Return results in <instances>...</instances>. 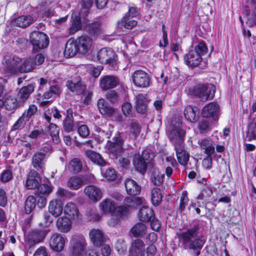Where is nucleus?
<instances>
[{
    "instance_id": "f257e3e1",
    "label": "nucleus",
    "mask_w": 256,
    "mask_h": 256,
    "mask_svg": "<svg viewBox=\"0 0 256 256\" xmlns=\"http://www.w3.org/2000/svg\"><path fill=\"white\" fill-rule=\"evenodd\" d=\"M178 242L186 250L191 251L194 256H199L205 240L200 234L198 226H194L176 234Z\"/></svg>"
},
{
    "instance_id": "f03ea898",
    "label": "nucleus",
    "mask_w": 256,
    "mask_h": 256,
    "mask_svg": "<svg viewBox=\"0 0 256 256\" xmlns=\"http://www.w3.org/2000/svg\"><path fill=\"white\" fill-rule=\"evenodd\" d=\"M178 242L186 250L191 251L194 256H199L205 240L200 234L198 226H194L176 234Z\"/></svg>"
},
{
    "instance_id": "7ed1b4c3",
    "label": "nucleus",
    "mask_w": 256,
    "mask_h": 256,
    "mask_svg": "<svg viewBox=\"0 0 256 256\" xmlns=\"http://www.w3.org/2000/svg\"><path fill=\"white\" fill-rule=\"evenodd\" d=\"M208 48L204 42H200L194 49L189 51L184 56L186 64L191 67L197 66L202 62V55L206 53Z\"/></svg>"
},
{
    "instance_id": "20e7f679",
    "label": "nucleus",
    "mask_w": 256,
    "mask_h": 256,
    "mask_svg": "<svg viewBox=\"0 0 256 256\" xmlns=\"http://www.w3.org/2000/svg\"><path fill=\"white\" fill-rule=\"evenodd\" d=\"M22 59L16 56L6 54L2 61V70L8 74L11 75L19 72Z\"/></svg>"
},
{
    "instance_id": "39448f33",
    "label": "nucleus",
    "mask_w": 256,
    "mask_h": 256,
    "mask_svg": "<svg viewBox=\"0 0 256 256\" xmlns=\"http://www.w3.org/2000/svg\"><path fill=\"white\" fill-rule=\"evenodd\" d=\"M86 242L82 234H74L70 242V250L72 256H82L86 250Z\"/></svg>"
},
{
    "instance_id": "423d86ee",
    "label": "nucleus",
    "mask_w": 256,
    "mask_h": 256,
    "mask_svg": "<svg viewBox=\"0 0 256 256\" xmlns=\"http://www.w3.org/2000/svg\"><path fill=\"white\" fill-rule=\"evenodd\" d=\"M192 92L204 102L214 98L215 86L213 84H198L193 88Z\"/></svg>"
},
{
    "instance_id": "0eeeda50",
    "label": "nucleus",
    "mask_w": 256,
    "mask_h": 256,
    "mask_svg": "<svg viewBox=\"0 0 256 256\" xmlns=\"http://www.w3.org/2000/svg\"><path fill=\"white\" fill-rule=\"evenodd\" d=\"M30 43L33 46V50H37L46 48L49 44L48 36L39 31H34L30 34Z\"/></svg>"
},
{
    "instance_id": "6e6552de",
    "label": "nucleus",
    "mask_w": 256,
    "mask_h": 256,
    "mask_svg": "<svg viewBox=\"0 0 256 256\" xmlns=\"http://www.w3.org/2000/svg\"><path fill=\"white\" fill-rule=\"evenodd\" d=\"M97 58L102 64L112 67L116 66L118 63L116 54L110 48H104L100 49L98 52Z\"/></svg>"
},
{
    "instance_id": "1a4fd4ad",
    "label": "nucleus",
    "mask_w": 256,
    "mask_h": 256,
    "mask_svg": "<svg viewBox=\"0 0 256 256\" xmlns=\"http://www.w3.org/2000/svg\"><path fill=\"white\" fill-rule=\"evenodd\" d=\"M113 142L108 141L106 148L108 152L114 156L120 154L123 152V134L118 132L112 138Z\"/></svg>"
},
{
    "instance_id": "9d476101",
    "label": "nucleus",
    "mask_w": 256,
    "mask_h": 256,
    "mask_svg": "<svg viewBox=\"0 0 256 256\" xmlns=\"http://www.w3.org/2000/svg\"><path fill=\"white\" fill-rule=\"evenodd\" d=\"M46 236V232L44 230L34 229L25 234V240L27 246L30 248L42 242Z\"/></svg>"
},
{
    "instance_id": "9b49d317",
    "label": "nucleus",
    "mask_w": 256,
    "mask_h": 256,
    "mask_svg": "<svg viewBox=\"0 0 256 256\" xmlns=\"http://www.w3.org/2000/svg\"><path fill=\"white\" fill-rule=\"evenodd\" d=\"M94 180V176L91 174L80 176H73L68 180L67 186L72 190H76L82 188L84 184L93 182Z\"/></svg>"
},
{
    "instance_id": "f8f14e48",
    "label": "nucleus",
    "mask_w": 256,
    "mask_h": 256,
    "mask_svg": "<svg viewBox=\"0 0 256 256\" xmlns=\"http://www.w3.org/2000/svg\"><path fill=\"white\" fill-rule=\"evenodd\" d=\"M132 78L134 85L137 87L147 88L150 85V75L143 70L134 71L132 75Z\"/></svg>"
},
{
    "instance_id": "ddd939ff",
    "label": "nucleus",
    "mask_w": 256,
    "mask_h": 256,
    "mask_svg": "<svg viewBox=\"0 0 256 256\" xmlns=\"http://www.w3.org/2000/svg\"><path fill=\"white\" fill-rule=\"evenodd\" d=\"M246 2L250 8L246 10L244 18L246 24L252 27L256 24V0H246Z\"/></svg>"
},
{
    "instance_id": "4468645a",
    "label": "nucleus",
    "mask_w": 256,
    "mask_h": 256,
    "mask_svg": "<svg viewBox=\"0 0 256 256\" xmlns=\"http://www.w3.org/2000/svg\"><path fill=\"white\" fill-rule=\"evenodd\" d=\"M66 240V238L61 234L55 232L50 238L49 246L52 250L60 252L64 249Z\"/></svg>"
},
{
    "instance_id": "2eb2a0df",
    "label": "nucleus",
    "mask_w": 256,
    "mask_h": 256,
    "mask_svg": "<svg viewBox=\"0 0 256 256\" xmlns=\"http://www.w3.org/2000/svg\"><path fill=\"white\" fill-rule=\"evenodd\" d=\"M120 84L118 78L114 75H106L102 76L100 80V86L102 90L114 88Z\"/></svg>"
},
{
    "instance_id": "dca6fc26",
    "label": "nucleus",
    "mask_w": 256,
    "mask_h": 256,
    "mask_svg": "<svg viewBox=\"0 0 256 256\" xmlns=\"http://www.w3.org/2000/svg\"><path fill=\"white\" fill-rule=\"evenodd\" d=\"M46 158V154L42 152V149L34 153L32 158V166L34 170L40 172L44 171Z\"/></svg>"
},
{
    "instance_id": "f3484780",
    "label": "nucleus",
    "mask_w": 256,
    "mask_h": 256,
    "mask_svg": "<svg viewBox=\"0 0 256 256\" xmlns=\"http://www.w3.org/2000/svg\"><path fill=\"white\" fill-rule=\"evenodd\" d=\"M202 114L204 118H212L216 120L220 115V106L214 102H210L205 106L202 110Z\"/></svg>"
},
{
    "instance_id": "a211bd4d",
    "label": "nucleus",
    "mask_w": 256,
    "mask_h": 256,
    "mask_svg": "<svg viewBox=\"0 0 256 256\" xmlns=\"http://www.w3.org/2000/svg\"><path fill=\"white\" fill-rule=\"evenodd\" d=\"M38 172L34 170L30 171L27 175L25 186L28 190H32L38 188L42 182Z\"/></svg>"
},
{
    "instance_id": "6ab92c4d",
    "label": "nucleus",
    "mask_w": 256,
    "mask_h": 256,
    "mask_svg": "<svg viewBox=\"0 0 256 256\" xmlns=\"http://www.w3.org/2000/svg\"><path fill=\"white\" fill-rule=\"evenodd\" d=\"M66 86L72 92L76 94H83L86 90V85L79 76L73 80L67 81Z\"/></svg>"
},
{
    "instance_id": "aec40b11",
    "label": "nucleus",
    "mask_w": 256,
    "mask_h": 256,
    "mask_svg": "<svg viewBox=\"0 0 256 256\" xmlns=\"http://www.w3.org/2000/svg\"><path fill=\"white\" fill-rule=\"evenodd\" d=\"M76 41L80 53L85 54L90 50L92 46V40L90 37L86 36H82L78 38Z\"/></svg>"
},
{
    "instance_id": "412c9836",
    "label": "nucleus",
    "mask_w": 256,
    "mask_h": 256,
    "mask_svg": "<svg viewBox=\"0 0 256 256\" xmlns=\"http://www.w3.org/2000/svg\"><path fill=\"white\" fill-rule=\"evenodd\" d=\"M89 236L91 242L96 246H100L106 239V236L100 229H92L89 232Z\"/></svg>"
},
{
    "instance_id": "4be33fe9",
    "label": "nucleus",
    "mask_w": 256,
    "mask_h": 256,
    "mask_svg": "<svg viewBox=\"0 0 256 256\" xmlns=\"http://www.w3.org/2000/svg\"><path fill=\"white\" fill-rule=\"evenodd\" d=\"M184 136L185 132L181 128H176L171 130L169 138L174 144V148L176 146H184Z\"/></svg>"
},
{
    "instance_id": "5701e85b",
    "label": "nucleus",
    "mask_w": 256,
    "mask_h": 256,
    "mask_svg": "<svg viewBox=\"0 0 256 256\" xmlns=\"http://www.w3.org/2000/svg\"><path fill=\"white\" fill-rule=\"evenodd\" d=\"M64 210V203L60 199L55 198L50 201L48 205L49 212L55 218L61 215Z\"/></svg>"
},
{
    "instance_id": "b1692460",
    "label": "nucleus",
    "mask_w": 256,
    "mask_h": 256,
    "mask_svg": "<svg viewBox=\"0 0 256 256\" xmlns=\"http://www.w3.org/2000/svg\"><path fill=\"white\" fill-rule=\"evenodd\" d=\"M34 87L32 84H28L22 88L16 96L17 100L20 105L24 104L34 91Z\"/></svg>"
},
{
    "instance_id": "393cba45",
    "label": "nucleus",
    "mask_w": 256,
    "mask_h": 256,
    "mask_svg": "<svg viewBox=\"0 0 256 256\" xmlns=\"http://www.w3.org/2000/svg\"><path fill=\"white\" fill-rule=\"evenodd\" d=\"M37 112V106L34 104L30 105L28 108L22 114L14 125L15 130L18 129L24 121L29 120L30 117Z\"/></svg>"
},
{
    "instance_id": "a878e982",
    "label": "nucleus",
    "mask_w": 256,
    "mask_h": 256,
    "mask_svg": "<svg viewBox=\"0 0 256 256\" xmlns=\"http://www.w3.org/2000/svg\"><path fill=\"white\" fill-rule=\"evenodd\" d=\"M84 194L92 200L97 202L102 197V193L97 186L91 185L86 186L84 189Z\"/></svg>"
},
{
    "instance_id": "bb28decb",
    "label": "nucleus",
    "mask_w": 256,
    "mask_h": 256,
    "mask_svg": "<svg viewBox=\"0 0 256 256\" xmlns=\"http://www.w3.org/2000/svg\"><path fill=\"white\" fill-rule=\"evenodd\" d=\"M56 226L60 232L66 233L68 232L72 228V221L67 216H61L58 218Z\"/></svg>"
},
{
    "instance_id": "cd10ccee",
    "label": "nucleus",
    "mask_w": 256,
    "mask_h": 256,
    "mask_svg": "<svg viewBox=\"0 0 256 256\" xmlns=\"http://www.w3.org/2000/svg\"><path fill=\"white\" fill-rule=\"evenodd\" d=\"M124 186L126 192L131 196H136L140 194V186L137 182L132 179H127L125 180Z\"/></svg>"
},
{
    "instance_id": "c85d7f7f",
    "label": "nucleus",
    "mask_w": 256,
    "mask_h": 256,
    "mask_svg": "<svg viewBox=\"0 0 256 256\" xmlns=\"http://www.w3.org/2000/svg\"><path fill=\"white\" fill-rule=\"evenodd\" d=\"M97 106L100 113L106 116H111L114 112V108L103 98H100L97 102Z\"/></svg>"
},
{
    "instance_id": "c756f323",
    "label": "nucleus",
    "mask_w": 256,
    "mask_h": 256,
    "mask_svg": "<svg viewBox=\"0 0 256 256\" xmlns=\"http://www.w3.org/2000/svg\"><path fill=\"white\" fill-rule=\"evenodd\" d=\"M64 213L74 220H78L80 218V213L76 204L72 202H68L64 209Z\"/></svg>"
},
{
    "instance_id": "7c9ffc66",
    "label": "nucleus",
    "mask_w": 256,
    "mask_h": 256,
    "mask_svg": "<svg viewBox=\"0 0 256 256\" xmlns=\"http://www.w3.org/2000/svg\"><path fill=\"white\" fill-rule=\"evenodd\" d=\"M84 28L92 36H98L102 32L100 23L98 21L87 24Z\"/></svg>"
},
{
    "instance_id": "2f4dec72",
    "label": "nucleus",
    "mask_w": 256,
    "mask_h": 256,
    "mask_svg": "<svg viewBox=\"0 0 256 256\" xmlns=\"http://www.w3.org/2000/svg\"><path fill=\"white\" fill-rule=\"evenodd\" d=\"M73 112L71 108L66 110V116L63 122L64 129L68 132H72L76 129V125L74 122Z\"/></svg>"
},
{
    "instance_id": "473e14b6",
    "label": "nucleus",
    "mask_w": 256,
    "mask_h": 256,
    "mask_svg": "<svg viewBox=\"0 0 256 256\" xmlns=\"http://www.w3.org/2000/svg\"><path fill=\"white\" fill-rule=\"evenodd\" d=\"M174 148L179 163L182 166L186 165L189 160L190 155L185 150L184 146H176Z\"/></svg>"
},
{
    "instance_id": "72a5a7b5",
    "label": "nucleus",
    "mask_w": 256,
    "mask_h": 256,
    "mask_svg": "<svg viewBox=\"0 0 256 256\" xmlns=\"http://www.w3.org/2000/svg\"><path fill=\"white\" fill-rule=\"evenodd\" d=\"M144 246L145 244L142 240L140 239L135 240L132 242L130 254L133 256H140Z\"/></svg>"
},
{
    "instance_id": "f704fd0d",
    "label": "nucleus",
    "mask_w": 256,
    "mask_h": 256,
    "mask_svg": "<svg viewBox=\"0 0 256 256\" xmlns=\"http://www.w3.org/2000/svg\"><path fill=\"white\" fill-rule=\"evenodd\" d=\"M154 216L153 210L148 206L142 207L138 212V217L140 220L143 222H149L154 218Z\"/></svg>"
},
{
    "instance_id": "c9c22d12",
    "label": "nucleus",
    "mask_w": 256,
    "mask_h": 256,
    "mask_svg": "<svg viewBox=\"0 0 256 256\" xmlns=\"http://www.w3.org/2000/svg\"><path fill=\"white\" fill-rule=\"evenodd\" d=\"M201 148L207 156H212L214 153V146L213 142L208 138H204L198 142Z\"/></svg>"
},
{
    "instance_id": "e433bc0d",
    "label": "nucleus",
    "mask_w": 256,
    "mask_h": 256,
    "mask_svg": "<svg viewBox=\"0 0 256 256\" xmlns=\"http://www.w3.org/2000/svg\"><path fill=\"white\" fill-rule=\"evenodd\" d=\"M136 110L138 113L144 114L147 109L146 95L138 94L136 98Z\"/></svg>"
},
{
    "instance_id": "4c0bfd02",
    "label": "nucleus",
    "mask_w": 256,
    "mask_h": 256,
    "mask_svg": "<svg viewBox=\"0 0 256 256\" xmlns=\"http://www.w3.org/2000/svg\"><path fill=\"white\" fill-rule=\"evenodd\" d=\"M84 154L93 162L100 166H104L106 164V162L102 158L101 156L94 151L86 150Z\"/></svg>"
},
{
    "instance_id": "58836bf2",
    "label": "nucleus",
    "mask_w": 256,
    "mask_h": 256,
    "mask_svg": "<svg viewBox=\"0 0 256 256\" xmlns=\"http://www.w3.org/2000/svg\"><path fill=\"white\" fill-rule=\"evenodd\" d=\"M79 50L76 41L69 40L66 46L64 52V55L67 57H72L74 56Z\"/></svg>"
},
{
    "instance_id": "ea45409f",
    "label": "nucleus",
    "mask_w": 256,
    "mask_h": 256,
    "mask_svg": "<svg viewBox=\"0 0 256 256\" xmlns=\"http://www.w3.org/2000/svg\"><path fill=\"white\" fill-rule=\"evenodd\" d=\"M34 22V18L31 16H22L15 19L14 24L18 27L26 28Z\"/></svg>"
},
{
    "instance_id": "a19ab883",
    "label": "nucleus",
    "mask_w": 256,
    "mask_h": 256,
    "mask_svg": "<svg viewBox=\"0 0 256 256\" xmlns=\"http://www.w3.org/2000/svg\"><path fill=\"white\" fill-rule=\"evenodd\" d=\"M36 67L32 62V58L29 57L26 58L20 66L19 72L20 73L29 72L35 69Z\"/></svg>"
},
{
    "instance_id": "79ce46f5",
    "label": "nucleus",
    "mask_w": 256,
    "mask_h": 256,
    "mask_svg": "<svg viewBox=\"0 0 256 256\" xmlns=\"http://www.w3.org/2000/svg\"><path fill=\"white\" fill-rule=\"evenodd\" d=\"M147 230L146 225L142 222L136 224L131 229V232L134 237L142 236Z\"/></svg>"
},
{
    "instance_id": "37998d69",
    "label": "nucleus",
    "mask_w": 256,
    "mask_h": 256,
    "mask_svg": "<svg viewBox=\"0 0 256 256\" xmlns=\"http://www.w3.org/2000/svg\"><path fill=\"white\" fill-rule=\"evenodd\" d=\"M134 164L136 169L142 174H144L146 170L148 162H146L140 156H135L134 160Z\"/></svg>"
},
{
    "instance_id": "c03bdc74",
    "label": "nucleus",
    "mask_w": 256,
    "mask_h": 256,
    "mask_svg": "<svg viewBox=\"0 0 256 256\" xmlns=\"http://www.w3.org/2000/svg\"><path fill=\"white\" fill-rule=\"evenodd\" d=\"M72 22L71 26L69 28V33L73 34L79 30L82 26L80 18L78 14H74L72 15Z\"/></svg>"
},
{
    "instance_id": "a18cd8bd",
    "label": "nucleus",
    "mask_w": 256,
    "mask_h": 256,
    "mask_svg": "<svg viewBox=\"0 0 256 256\" xmlns=\"http://www.w3.org/2000/svg\"><path fill=\"white\" fill-rule=\"evenodd\" d=\"M100 207L103 213L111 212L115 208L114 204L109 198H106L100 203Z\"/></svg>"
},
{
    "instance_id": "49530a36",
    "label": "nucleus",
    "mask_w": 256,
    "mask_h": 256,
    "mask_svg": "<svg viewBox=\"0 0 256 256\" xmlns=\"http://www.w3.org/2000/svg\"><path fill=\"white\" fill-rule=\"evenodd\" d=\"M184 115L186 118L191 122H196L198 118V116L196 114L194 108L190 106L186 108Z\"/></svg>"
},
{
    "instance_id": "de8ad7c7",
    "label": "nucleus",
    "mask_w": 256,
    "mask_h": 256,
    "mask_svg": "<svg viewBox=\"0 0 256 256\" xmlns=\"http://www.w3.org/2000/svg\"><path fill=\"white\" fill-rule=\"evenodd\" d=\"M162 195L161 190L158 188L152 189L151 192V200L152 204L156 206L160 204L162 200Z\"/></svg>"
},
{
    "instance_id": "09e8293b",
    "label": "nucleus",
    "mask_w": 256,
    "mask_h": 256,
    "mask_svg": "<svg viewBox=\"0 0 256 256\" xmlns=\"http://www.w3.org/2000/svg\"><path fill=\"white\" fill-rule=\"evenodd\" d=\"M164 174H161L158 169L154 168L151 177L152 182L155 186H159L163 182Z\"/></svg>"
},
{
    "instance_id": "8fccbe9b",
    "label": "nucleus",
    "mask_w": 256,
    "mask_h": 256,
    "mask_svg": "<svg viewBox=\"0 0 256 256\" xmlns=\"http://www.w3.org/2000/svg\"><path fill=\"white\" fill-rule=\"evenodd\" d=\"M82 162L78 158L72 159L69 163L68 168L72 172L78 173L82 170Z\"/></svg>"
},
{
    "instance_id": "3c124183",
    "label": "nucleus",
    "mask_w": 256,
    "mask_h": 256,
    "mask_svg": "<svg viewBox=\"0 0 256 256\" xmlns=\"http://www.w3.org/2000/svg\"><path fill=\"white\" fill-rule=\"evenodd\" d=\"M53 188V186L50 184H43L38 187L37 194L48 196L52 191Z\"/></svg>"
},
{
    "instance_id": "603ef678",
    "label": "nucleus",
    "mask_w": 256,
    "mask_h": 256,
    "mask_svg": "<svg viewBox=\"0 0 256 256\" xmlns=\"http://www.w3.org/2000/svg\"><path fill=\"white\" fill-rule=\"evenodd\" d=\"M36 206V199L32 196H29L26 199L24 209L26 214H30L35 208Z\"/></svg>"
},
{
    "instance_id": "864d4df0",
    "label": "nucleus",
    "mask_w": 256,
    "mask_h": 256,
    "mask_svg": "<svg viewBox=\"0 0 256 256\" xmlns=\"http://www.w3.org/2000/svg\"><path fill=\"white\" fill-rule=\"evenodd\" d=\"M4 104L6 108L8 110H13L17 106H21L16 98L11 96L7 98Z\"/></svg>"
},
{
    "instance_id": "5fc2aeb1",
    "label": "nucleus",
    "mask_w": 256,
    "mask_h": 256,
    "mask_svg": "<svg viewBox=\"0 0 256 256\" xmlns=\"http://www.w3.org/2000/svg\"><path fill=\"white\" fill-rule=\"evenodd\" d=\"M60 89L58 85H53L49 87V90L43 94V96L46 100L52 98L53 94L59 95L60 93Z\"/></svg>"
},
{
    "instance_id": "6e6d98bb",
    "label": "nucleus",
    "mask_w": 256,
    "mask_h": 256,
    "mask_svg": "<svg viewBox=\"0 0 256 256\" xmlns=\"http://www.w3.org/2000/svg\"><path fill=\"white\" fill-rule=\"evenodd\" d=\"M213 194L212 188L211 184L206 185L204 187L201 193L198 196V198L202 200L210 198Z\"/></svg>"
},
{
    "instance_id": "4d7b16f0",
    "label": "nucleus",
    "mask_w": 256,
    "mask_h": 256,
    "mask_svg": "<svg viewBox=\"0 0 256 256\" xmlns=\"http://www.w3.org/2000/svg\"><path fill=\"white\" fill-rule=\"evenodd\" d=\"M102 176L108 181H113L117 178L116 172L114 168H110L102 172Z\"/></svg>"
},
{
    "instance_id": "13d9d810",
    "label": "nucleus",
    "mask_w": 256,
    "mask_h": 256,
    "mask_svg": "<svg viewBox=\"0 0 256 256\" xmlns=\"http://www.w3.org/2000/svg\"><path fill=\"white\" fill-rule=\"evenodd\" d=\"M140 127L136 122H132L130 126V133L136 138L140 134Z\"/></svg>"
},
{
    "instance_id": "bf43d9fd",
    "label": "nucleus",
    "mask_w": 256,
    "mask_h": 256,
    "mask_svg": "<svg viewBox=\"0 0 256 256\" xmlns=\"http://www.w3.org/2000/svg\"><path fill=\"white\" fill-rule=\"evenodd\" d=\"M115 248L119 254H122L126 250V246L124 239H118L115 244Z\"/></svg>"
},
{
    "instance_id": "052dcab7",
    "label": "nucleus",
    "mask_w": 256,
    "mask_h": 256,
    "mask_svg": "<svg viewBox=\"0 0 256 256\" xmlns=\"http://www.w3.org/2000/svg\"><path fill=\"white\" fill-rule=\"evenodd\" d=\"M122 22L124 23V27L128 30L132 29L137 24V21L131 20L130 17H128L127 15H126L123 18Z\"/></svg>"
},
{
    "instance_id": "680f3d73",
    "label": "nucleus",
    "mask_w": 256,
    "mask_h": 256,
    "mask_svg": "<svg viewBox=\"0 0 256 256\" xmlns=\"http://www.w3.org/2000/svg\"><path fill=\"white\" fill-rule=\"evenodd\" d=\"M58 197L64 198L74 196L72 192L66 190L62 188L58 187L56 193Z\"/></svg>"
},
{
    "instance_id": "e2e57ef3",
    "label": "nucleus",
    "mask_w": 256,
    "mask_h": 256,
    "mask_svg": "<svg viewBox=\"0 0 256 256\" xmlns=\"http://www.w3.org/2000/svg\"><path fill=\"white\" fill-rule=\"evenodd\" d=\"M156 252V248L154 244H150L148 246L142 250L140 256H154Z\"/></svg>"
},
{
    "instance_id": "0e129e2a",
    "label": "nucleus",
    "mask_w": 256,
    "mask_h": 256,
    "mask_svg": "<svg viewBox=\"0 0 256 256\" xmlns=\"http://www.w3.org/2000/svg\"><path fill=\"white\" fill-rule=\"evenodd\" d=\"M106 96L111 103H115L118 100V94L114 90H110L106 93Z\"/></svg>"
},
{
    "instance_id": "69168bd1",
    "label": "nucleus",
    "mask_w": 256,
    "mask_h": 256,
    "mask_svg": "<svg viewBox=\"0 0 256 256\" xmlns=\"http://www.w3.org/2000/svg\"><path fill=\"white\" fill-rule=\"evenodd\" d=\"M140 156L148 163L154 158L155 155L150 150H146L142 152Z\"/></svg>"
},
{
    "instance_id": "338daca9",
    "label": "nucleus",
    "mask_w": 256,
    "mask_h": 256,
    "mask_svg": "<svg viewBox=\"0 0 256 256\" xmlns=\"http://www.w3.org/2000/svg\"><path fill=\"white\" fill-rule=\"evenodd\" d=\"M137 202V198L126 197L124 201L123 206H126L127 210L129 208L134 207Z\"/></svg>"
},
{
    "instance_id": "774afa93",
    "label": "nucleus",
    "mask_w": 256,
    "mask_h": 256,
    "mask_svg": "<svg viewBox=\"0 0 256 256\" xmlns=\"http://www.w3.org/2000/svg\"><path fill=\"white\" fill-rule=\"evenodd\" d=\"M122 110L125 116H129L132 114V105L128 102H124L122 105Z\"/></svg>"
}]
</instances>
